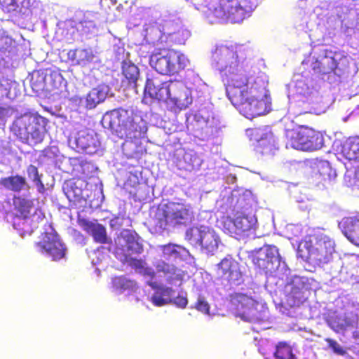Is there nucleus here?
<instances>
[{
  "label": "nucleus",
  "instance_id": "a19ab883",
  "mask_svg": "<svg viewBox=\"0 0 359 359\" xmlns=\"http://www.w3.org/2000/svg\"><path fill=\"white\" fill-rule=\"evenodd\" d=\"M325 62L316 60L313 62V71L318 74H326L335 69V66L331 67L330 68H326V67L325 66Z\"/></svg>",
  "mask_w": 359,
  "mask_h": 359
},
{
  "label": "nucleus",
  "instance_id": "f3484780",
  "mask_svg": "<svg viewBox=\"0 0 359 359\" xmlns=\"http://www.w3.org/2000/svg\"><path fill=\"white\" fill-rule=\"evenodd\" d=\"M253 262L265 273H273L278 269L280 264L278 249L273 245L264 246L254 257Z\"/></svg>",
  "mask_w": 359,
  "mask_h": 359
},
{
  "label": "nucleus",
  "instance_id": "c756f323",
  "mask_svg": "<svg viewBox=\"0 0 359 359\" xmlns=\"http://www.w3.org/2000/svg\"><path fill=\"white\" fill-rule=\"evenodd\" d=\"M106 93L100 87L92 88L86 97V107L88 109H93L97 104L104 101L106 99Z\"/></svg>",
  "mask_w": 359,
  "mask_h": 359
},
{
  "label": "nucleus",
  "instance_id": "f257e3e1",
  "mask_svg": "<svg viewBox=\"0 0 359 359\" xmlns=\"http://www.w3.org/2000/svg\"><path fill=\"white\" fill-rule=\"evenodd\" d=\"M245 50L242 45L222 46L219 51L227 59L224 72L226 76V93L233 105H240L245 112L250 111L247 104H243V94L249 90L250 69L238 60V53Z\"/></svg>",
  "mask_w": 359,
  "mask_h": 359
},
{
  "label": "nucleus",
  "instance_id": "1a4fd4ad",
  "mask_svg": "<svg viewBox=\"0 0 359 359\" xmlns=\"http://www.w3.org/2000/svg\"><path fill=\"white\" fill-rule=\"evenodd\" d=\"M150 62L159 74L173 76L184 70L190 62L184 53L174 49H168L165 55L154 53Z\"/></svg>",
  "mask_w": 359,
  "mask_h": 359
},
{
  "label": "nucleus",
  "instance_id": "58836bf2",
  "mask_svg": "<svg viewBox=\"0 0 359 359\" xmlns=\"http://www.w3.org/2000/svg\"><path fill=\"white\" fill-rule=\"evenodd\" d=\"M65 190V194L69 199L76 200L77 198H79L81 196L82 190L78 187H75V183L73 182H69L66 183L65 187L64 188Z\"/></svg>",
  "mask_w": 359,
  "mask_h": 359
},
{
  "label": "nucleus",
  "instance_id": "c9c22d12",
  "mask_svg": "<svg viewBox=\"0 0 359 359\" xmlns=\"http://www.w3.org/2000/svg\"><path fill=\"white\" fill-rule=\"evenodd\" d=\"M275 148V139L272 135L262 137L257 144V149L262 154L271 152Z\"/></svg>",
  "mask_w": 359,
  "mask_h": 359
},
{
  "label": "nucleus",
  "instance_id": "bb28decb",
  "mask_svg": "<svg viewBox=\"0 0 359 359\" xmlns=\"http://www.w3.org/2000/svg\"><path fill=\"white\" fill-rule=\"evenodd\" d=\"M67 55L69 60L76 61L77 65L83 67L93 62L95 57L93 50L90 48L70 50Z\"/></svg>",
  "mask_w": 359,
  "mask_h": 359
},
{
  "label": "nucleus",
  "instance_id": "f8f14e48",
  "mask_svg": "<svg viewBox=\"0 0 359 359\" xmlns=\"http://www.w3.org/2000/svg\"><path fill=\"white\" fill-rule=\"evenodd\" d=\"M230 309L235 315L247 322L259 319L258 302L252 297L241 292H233L229 296Z\"/></svg>",
  "mask_w": 359,
  "mask_h": 359
},
{
  "label": "nucleus",
  "instance_id": "423d86ee",
  "mask_svg": "<svg viewBox=\"0 0 359 359\" xmlns=\"http://www.w3.org/2000/svg\"><path fill=\"white\" fill-rule=\"evenodd\" d=\"M194 219V212L189 204L170 202L164 209L156 212L154 218L155 225L161 229L169 226H187Z\"/></svg>",
  "mask_w": 359,
  "mask_h": 359
},
{
  "label": "nucleus",
  "instance_id": "ea45409f",
  "mask_svg": "<svg viewBox=\"0 0 359 359\" xmlns=\"http://www.w3.org/2000/svg\"><path fill=\"white\" fill-rule=\"evenodd\" d=\"M30 83L34 91L43 90L46 86L45 76L43 74L38 73L36 76L32 77Z\"/></svg>",
  "mask_w": 359,
  "mask_h": 359
},
{
  "label": "nucleus",
  "instance_id": "5701e85b",
  "mask_svg": "<svg viewBox=\"0 0 359 359\" xmlns=\"http://www.w3.org/2000/svg\"><path fill=\"white\" fill-rule=\"evenodd\" d=\"M156 292L151 297V301L156 306H162L172 302V295L174 290L171 287L159 286L156 282L147 283Z\"/></svg>",
  "mask_w": 359,
  "mask_h": 359
},
{
  "label": "nucleus",
  "instance_id": "9d476101",
  "mask_svg": "<svg viewBox=\"0 0 359 359\" xmlns=\"http://www.w3.org/2000/svg\"><path fill=\"white\" fill-rule=\"evenodd\" d=\"M243 104H247L250 111L245 112L240 105H233L241 114L249 119L264 115L271 109V102L266 95L264 86H258L255 83H252L248 91L243 94Z\"/></svg>",
  "mask_w": 359,
  "mask_h": 359
},
{
  "label": "nucleus",
  "instance_id": "6e6d98bb",
  "mask_svg": "<svg viewBox=\"0 0 359 359\" xmlns=\"http://www.w3.org/2000/svg\"><path fill=\"white\" fill-rule=\"evenodd\" d=\"M326 62L329 63V62H331L332 63H334V60L333 57L330 58H325Z\"/></svg>",
  "mask_w": 359,
  "mask_h": 359
},
{
  "label": "nucleus",
  "instance_id": "dca6fc26",
  "mask_svg": "<svg viewBox=\"0 0 359 359\" xmlns=\"http://www.w3.org/2000/svg\"><path fill=\"white\" fill-rule=\"evenodd\" d=\"M193 101L191 91L185 83L180 80L168 82V100L166 103L180 110L187 108Z\"/></svg>",
  "mask_w": 359,
  "mask_h": 359
},
{
  "label": "nucleus",
  "instance_id": "4be33fe9",
  "mask_svg": "<svg viewBox=\"0 0 359 359\" xmlns=\"http://www.w3.org/2000/svg\"><path fill=\"white\" fill-rule=\"evenodd\" d=\"M144 97L166 102L168 100V83L156 85L152 79H147L144 90Z\"/></svg>",
  "mask_w": 359,
  "mask_h": 359
},
{
  "label": "nucleus",
  "instance_id": "a18cd8bd",
  "mask_svg": "<svg viewBox=\"0 0 359 359\" xmlns=\"http://www.w3.org/2000/svg\"><path fill=\"white\" fill-rule=\"evenodd\" d=\"M329 346L334 351V353L344 355L346 351L343 349V348L334 340L333 339H327Z\"/></svg>",
  "mask_w": 359,
  "mask_h": 359
},
{
  "label": "nucleus",
  "instance_id": "5fc2aeb1",
  "mask_svg": "<svg viewBox=\"0 0 359 359\" xmlns=\"http://www.w3.org/2000/svg\"><path fill=\"white\" fill-rule=\"evenodd\" d=\"M145 273L149 276L151 278H154L155 273L152 271L150 269H146Z\"/></svg>",
  "mask_w": 359,
  "mask_h": 359
},
{
  "label": "nucleus",
  "instance_id": "0eeeda50",
  "mask_svg": "<svg viewBox=\"0 0 359 359\" xmlns=\"http://www.w3.org/2000/svg\"><path fill=\"white\" fill-rule=\"evenodd\" d=\"M308 251V258L313 262L328 263L334 252V241L321 231H314L305 236L302 241Z\"/></svg>",
  "mask_w": 359,
  "mask_h": 359
},
{
  "label": "nucleus",
  "instance_id": "393cba45",
  "mask_svg": "<svg viewBox=\"0 0 359 359\" xmlns=\"http://www.w3.org/2000/svg\"><path fill=\"white\" fill-rule=\"evenodd\" d=\"M121 86L124 89H136L140 72L138 67L132 63L123 62L122 65Z\"/></svg>",
  "mask_w": 359,
  "mask_h": 359
},
{
  "label": "nucleus",
  "instance_id": "7c9ffc66",
  "mask_svg": "<svg viewBox=\"0 0 359 359\" xmlns=\"http://www.w3.org/2000/svg\"><path fill=\"white\" fill-rule=\"evenodd\" d=\"M77 146L86 153H93L98 146V142L93 135L87 133L80 135L76 140Z\"/></svg>",
  "mask_w": 359,
  "mask_h": 359
},
{
  "label": "nucleus",
  "instance_id": "37998d69",
  "mask_svg": "<svg viewBox=\"0 0 359 359\" xmlns=\"http://www.w3.org/2000/svg\"><path fill=\"white\" fill-rule=\"evenodd\" d=\"M195 308L198 311L204 313H210V305L203 297H199L195 304Z\"/></svg>",
  "mask_w": 359,
  "mask_h": 359
},
{
  "label": "nucleus",
  "instance_id": "412c9836",
  "mask_svg": "<svg viewBox=\"0 0 359 359\" xmlns=\"http://www.w3.org/2000/svg\"><path fill=\"white\" fill-rule=\"evenodd\" d=\"M78 223L83 231L93 236L95 242L100 244L109 243L106 229L102 224L86 219H79Z\"/></svg>",
  "mask_w": 359,
  "mask_h": 359
},
{
  "label": "nucleus",
  "instance_id": "a878e982",
  "mask_svg": "<svg viewBox=\"0 0 359 359\" xmlns=\"http://www.w3.org/2000/svg\"><path fill=\"white\" fill-rule=\"evenodd\" d=\"M156 269L158 272L163 273L166 276V280L169 284L173 285L179 283L180 285L182 283L183 273L173 264L162 261L157 264Z\"/></svg>",
  "mask_w": 359,
  "mask_h": 359
},
{
  "label": "nucleus",
  "instance_id": "de8ad7c7",
  "mask_svg": "<svg viewBox=\"0 0 359 359\" xmlns=\"http://www.w3.org/2000/svg\"><path fill=\"white\" fill-rule=\"evenodd\" d=\"M27 172L28 177L32 179V181H34L37 178L41 177L39 174L37 167L34 165H29L27 168Z\"/></svg>",
  "mask_w": 359,
  "mask_h": 359
},
{
  "label": "nucleus",
  "instance_id": "2eb2a0df",
  "mask_svg": "<svg viewBox=\"0 0 359 359\" xmlns=\"http://www.w3.org/2000/svg\"><path fill=\"white\" fill-rule=\"evenodd\" d=\"M35 246L39 252L46 255L53 261L60 260L66 255L67 249L53 229L50 232H44L41 241L36 243Z\"/></svg>",
  "mask_w": 359,
  "mask_h": 359
},
{
  "label": "nucleus",
  "instance_id": "4c0bfd02",
  "mask_svg": "<svg viewBox=\"0 0 359 359\" xmlns=\"http://www.w3.org/2000/svg\"><path fill=\"white\" fill-rule=\"evenodd\" d=\"M303 302L302 292L298 288H293L286 296V303L290 307L299 306Z\"/></svg>",
  "mask_w": 359,
  "mask_h": 359
},
{
  "label": "nucleus",
  "instance_id": "4d7b16f0",
  "mask_svg": "<svg viewBox=\"0 0 359 359\" xmlns=\"http://www.w3.org/2000/svg\"><path fill=\"white\" fill-rule=\"evenodd\" d=\"M53 75H54V76H58L59 77L60 76V74H57V73H56V72H52V73L50 74V76H53Z\"/></svg>",
  "mask_w": 359,
  "mask_h": 359
},
{
  "label": "nucleus",
  "instance_id": "6e6552de",
  "mask_svg": "<svg viewBox=\"0 0 359 359\" xmlns=\"http://www.w3.org/2000/svg\"><path fill=\"white\" fill-rule=\"evenodd\" d=\"M109 128L116 131L120 137L137 138L142 133V128L135 121L132 111L124 109H116L106 114Z\"/></svg>",
  "mask_w": 359,
  "mask_h": 359
},
{
  "label": "nucleus",
  "instance_id": "ddd939ff",
  "mask_svg": "<svg viewBox=\"0 0 359 359\" xmlns=\"http://www.w3.org/2000/svg\"><path fill=\"white\" fill-rule=\"evenodd\" d=\"M233 217L229 215L222 217V228L231 236H243L254 229L256 224L255 216L248 215L243 210H233Z\"/></svg>",
  "mask_w": 359,
  "mask_h": 359
},
{
  "label": "nucleus",
  "instance_id": "09e8293b",
  "mask_svg": "<svg viewBox=\"0 0 359 359\" xmlns=\"http://www.w3.org/2000/svg\"><path fill=\"white\" fill-rule=\"evenodd\" d=\"M172 302L177 307L181 309L186 308L188 304L187 298L181 295L176 297Z\"/></svg>",
  "mask_w": 359,
  "mask_h": 359
},
{
  "label": "nucleus",
  "instance_id": "49530a36",
  "mask_svg": "<svg viewBox=\"0 0 359 359\" xmlns=\"http://www.w3.org/2000/svg\"><path fill=\"white\" fill-rule=\"evenodd\" d=\"M98 20H100V15L98 13L92 11H86L83 22H95ZM79 22H81V21ZM81 22H83V21H81Z\"/></svg>",
  "mask_w": 359,
  "mask_h": 359
},
{
  "label": "nucleus",
  "instance_id": "39448f33",
  "mask_svg": "<svg viewBox=\"0 0 359 359\" xmlns=\"http://www.w3.org/2000/svg\"><path fill=\"white\" fill-rule=\"evenodd\" d=\"M255 0H211L209 9L217 18L241 22L256 8Z\"/></svg>",
  "mask_w": 359,
  "mask_h": 359
},
{
  "label": "nucleus",
  "instance_id": "20e7f679",
  "mask_svg": "<svg viewBox=\"0 0 359 359\" xmlns=\"http://www.w3.org/2000/svg\"><path fill=\"white\" fill-rule=\"evenodd\" d=\"M285 135L287 145L300 151H316L324 144L323 134L306 124H299L293 128H286Z\"/></svg>",
  "mask_w": 359,
  "mask_h": 359
},
{
  "label": "nucleus",
  "instance_id": "3c124183",
  "mask_svg": "<svg viewBox=\"0 0 359 359\" xmlns=\"http://www.w3.org/2000/svg\"><path fill=\"white\" fill-rule=\"evenodd\" d=\"M142 11H144V14L147 17H151V18L150 20H156L158 17V13L154 10H151V8H142ZM144 20H149V18H144Z\"/></svg>",
  "mask_w": 359,
  "mask_h": 359
},
{
  "label": "nucleus",
  "instance_id": "864d4df0",
  "mask_svg": "<svg viewBox=\"0 0 359 359\" xmlns=\"http://www.w3.org/2000/svg\"><path fill=\"white\" fill-rule=\"evenodd\" d=\"M34 217H37V219L42 220L44 217V213L43 212L41 208H36L35 210V212L34 213Z\"/></svg>",
  "mask_w": 359,
  "mask_h": 359
},
{
  "label": "nucleus",
  "instance_id": "6ab92c4d",
  "mask_svg": "<svg viewBox=\"0 0 359 359\" xmlns=\"http://www.w3.org/2000/svg\"><path fill=\"white\" fill-rule=\"evenodd\" d=\"M139 236L133 231L124 229L116 240V249L123 247L125 252L128 254H140L143 251V245L139 242Z\"/></svg>",
  "mask_w": 359,
  "mask_h": 359
},
{
  "label": "nucleus",
  "instance_id": "473e14b6",
  "mask_svg": "<svg viewBox=\"0 0 359 359\" xmlns=\"http://www.w3.org/2000/svg\"><path fill=\"white\" fill-rule=\"evenodd\" d=\"M164 256L174 257L175 258H185L189 255V252L184 247L172 243H168L161 246Z\"/></svg>",
  "mask_w": 359,
  "mask_h": 359
},
{
  "label": "nucleus",
  "instance_id": "9b49d317",
  "mask_svg": "<svg viewBox=\"0 0 359 359\" xmlns=\"http://www.w3.org/2000/svg\"><path fill=\"white\" fill-rule=\"evenodd\" d=\"M185 240L193 247H199L207 254L213 255L218 249L221 240L215 230L208 226H191L187 229Z\"/></svg>",
  "mask_w": 359,
  "mask_h": 359
},
{
  "label": "nucleus",
  "instance_id": "603ef678",
  "mask_svg": "<svg viewBox=\"0 0 359 359\" xmlns=\"http://www.w3.org/2000/svg\"><path fill=\"white\" fill-rule=\"evenodd\" d=\"M37 187V190L39 193L43 194L45 191L44 184L41 179V177L33 181Z\"/></svg>",
  "mask_w": 359,
  "mask_h": 359
},
{
  "label": "nucleus",
  "instance_id": "8fccbe9b",
  "mask_svg": "<svg viewBox=\"0 0 359 359\" xmlns=\"http://www.w3.org/2000/svg\"><path fill=\"white\" fill-rule=\"evenodd\" d=\"M85 15H86V12H83V11H80V10L76 11H75L74 16L69 19V22H78L80 21L83 22L85 20Z\"/></svg>",
  "mask_w": 359,
  "mask_h": 359
},
{
  "label": "nucleus",
  "instance_id": "b1692460",
  "mask_svg": "<svg viewBox=\"0 0 359 359\" xmlns=\"http://www.w3.org/2000/svg\"><path fill=\"white\" fill-rule=\"evenodd\" d=\"M0 4L4 12L12 13L13 15L30 14L29 0H0Z\"/></svg>",
  "mask_w": 359,
  "mask_h": 359
},
{
  "label": "nucleus",
  "instance_id": "2f4dec72",
  "mask_svg": "<svg viewBox=\"0 0 359 359\" xmlns=\"http://www.w3.org/2000/svg\"><path fill=\"white\" fill-rule=\"evenodd\" d=\"M112 286L114 290L119 292H134L137 290V283L130 279H128L123 276H116L112 279Z\"/></svg>",
  "mask_w": 359,
  "mask_h": 359
},
{
  "label": "nucleus",
  "instance_id": "f704fd0d",
  "mask_svg": "<svg viewBox=\"0 0 359 359\" xmlns=\"http://www.w3.org/2000/svg\"><path fill=\"white\" fill-rule=\"evenodd\" d=\"M275 359H296L292 347L286 342L281 341L276 345Z\"/></svg>",
  "mask_w": 359,
  "mask_h": 359
},
{
  "label": "nucleus",
  "instance_id": "a211bd4d",
  "mask_svg": "<svg viewBox=\"0 0 359 359\" xmlns=\"http://www.w3.org/2000/svg\"><path fill=\"white\" fill-rule=\"evenodd\" d=\"M336 177V171L327 161H323L316 164L312 179L316 186L328 188L334 184Z\"/></svg>",
  "mask_w": 359,
  "mask_h": 359
},
{
  "label": "nucleus",
  "instance_id": "f03ea898",
  "mask_svg": "<svg viewBox=\"0 0 359 359\" xmlns=\"http://www.w3.org/2000/svg\"><path fill=\"white\" fill-rule=\"evenodd\" d=\"M306 2L304 0L299 1L298 7L293 11L294 20L296 21H322L326 22H344L345 20L352 21L356 11L354 9V0H342L337 6H332L327 2H322L320 6L315 7L313 12L306 11Z\"/></svg>",
  "mask_w": 359,
  "mask_h": 359
},
{
  "label": "nucleus",
  "instance_id": "e433bc0d",
  "mask_svg": "<svg viewBox=\"0 0 359 359\" xmlns=\"http://www.w3.org/2000/svg\"><path fill=\"white\" fill-rule=\"evenodd\" d=\"M190 36L191 32L186 29H179L178 31L168 35L170 41L172 43L177 45H184Z\"/></svg>",
  "mask_w": 359,
  "mask_h": 359
},
{
  "label": "nucleus",
  "instance_id": "aec40b11",
  "mask_svg": "<svg viewBox=\"0 0 359 359\" xmlns=\"http://www.w3.org/2000/svg\"><path fill=\"white\" fill-rule=\"evenodd\" d=\"M339 225L347 239L355 245L359 246V214L344 217Z\"/></svg>",
  "mask_w": 359,
  "mask_h": 359
},
{
  "label": "nucleus",
  "instance_id": "79ce46f5",
  "mask_svg": "<svg viewBox=\"0 0 359 359\" xmlns=\"http://www.w3.org/2000/svg\"><path fill=\"white\" fill-rule=\"evenodd\" d=\"M314 116L311 112L301 113L295 117V123L297 127L299 124H306V123H311Z\"/></svg>",
  "mask_w": 359,
  "mask_h": 359
},
{
  "label": "nucleus",
  "instance_id": "c03bdc74",
  "mask_svg": "<svg viewBox=\"0 0 359 359\" xmlns=\"http://www.w3.org/2000/svg\"><path fill=\"white\" fill-rule=\"evenodd\" d=\"M81 172L85 178H89L93 169V165L88 162H82L80 163Z\"/></svg>",
  "mask_w": 359,
  "mask_h": 359
},
{
  "label": "nucleus",
  "instance_id": "7ed1b4c3",
  "mask_svg": "<svg viewBox=\"0 0 359 359\" xmlns=\"http://www.w3.org/2000/svg\"><path fill=\"white\" fill-rule=\"evenodd\" d=\"M48 121L37 114H25L17 117L11 131L22 143L38 144L43 140Z\"/></svg>",
  "mask_w": 359,
  "mask_h": 359
},
{
  "label": "nucleus",
  "instance_id": "72a5a7b5",
  "mask_svg": "<svg viewBox=\"0 0 359 359\" xmlns=\"http://www.w3.org/2000/svg\"><path fill=\"white\" fill-rule=\"evenodd\" d=\"M117 256H120L119 259L123 264H128L129 266L135 269H142L143 262L141 259L133 258L130 254L125 252V249L121 246L117 248L115 250Z\"/></svg>",
  "mask_w": 359,
  "mask_h": 359
},
{
  "label": "nucleus",
  "instance_id": "c85d7f7f",
  "mask_svg": "<svg viewBox=\"0 0 359 359\" xmlns=\"http://www.w3.org/2000/svg\"><path fill=\"white\" fill-rule=\"evenodd\" d=\"M13 203L15 210L18 212L19 217L23 219L28 218L34 208L32 200L28 199L22 196H14Z\"/></svg>",
  "mask_w": 359,
  "mask_h": 359
},
{
  "label": "nucleus",
  "instance_id": "4468645a",
  "mask_svg": "<svg viewBox=\"0 0 359 359\" xmlns=\"http://www.w3.org/2000/svg\"><path fill=\"white\" fill-rule=\"evenodd\" d=\"M216 273L222 283L231 287L241 285L244 282L241 264L231 256L225 257L217 264Z\"/></svg>",
  "mask_w": 359,
  "mask_h": 359
},
{
  "label": "nucleus",
  "instance_id": "cd10ccee",
  "mask_svg": "<svg viewBox=\"0 0 359 359\" xmlns=\"http://www.w3.org/2000/svg\"><path fill=\"white\" fill-rule=\"evenodd\" d=\"M0 186L7 190L20 192L28 185L25 177L16 175L1 178Z\"/></svg>",
  "mask_w": 359,
  "mask_h": 359
},
{
  "label": "nucleus",
  "instance_id": "13d9d810",
  "mask_svg": "<svg viewBox=\"0 0 359 359\" xmlns=\"http://www.w3.org/2000/svg\"><path fill=\"white\" fill-rule=\"evenodd\" d=\"M169 21H170V22H171V21H172V22H173V21H175V19L169 20Z\"/></svg>",
  "mask_w": 359,
  "mask_h": 359
}]
</instances>
